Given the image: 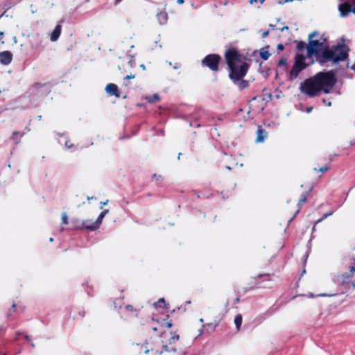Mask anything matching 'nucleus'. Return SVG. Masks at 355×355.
<instances>
[{
  "label": "nucleus",
  "instance_id": "603ef678",
  "mask_svg": "<svg viewBox=\"0 0 355 355\" xmlns=\"http://www.w3.org/2000/svg\"><path fill=\"white\" fill-rule=\"evenodd\" d=\"M257 98V96H254V97H253V98H252V101H254V100H256Z\"/></svg>",
  "mask_w": 355,
  "mask_h": 355
},
{
  "label": "nucleus",
  "instance_id": "6ab92c4d",
  "mask_svg": "<svg viewBox=\"0 0 355 355\" xmlns=\"http://www.w3.org/2000/svg\"><path fill=\"white\" fill-rule=\"evenodd\" d=\"M145 98L149 103L151 104L155 103L160 100V97L157 94H154L150 96H146Z\"/></svg>",
  "mask_w": 355,
  "mask_h": 355
},
{
  "label": "nucleus",
  "instance_id": "4be33fe9",
  "mask_svg": "<svg viewBox=\"0 0 355 355\" xmlns=\"http://www.w3.org/2000/svg\"><path fill=\"white\" fill-rule=\"evenodd\" d=\"M179 338H180V336L178 334H177L176 333H173L171 337L169 339V343L171 345L173 344L176 341H178L179 340Z\"/></svg>",
  "mask_w": 355,
  "mask_h": 355
},
{
  "label": "nucleus",
  "instance_id": "2eb2a0df",
  "mask_svg": "<svg viewBox=\"0 0 355 355\" xmlns=\"http://www.w3.org/2000/svg\"><path fill=\"white\" fill-rule=\"evenodd\" d=\"M25 135V132H19V131H13L12 136L10 137V139L13 141L15 144H18L20 142L21 138Z\"/></svg>",
  "mask_w": 355,
  "mask_h": 355
},
{
  "label": "nucleus",
  "instance_id": "a211bd4d",
  "mask_svg": "<svg viewBox=\"0 0 355 355\" xmlns=\"http://www.w3.org/2000/svg\"><path fill=\"white\" fill-rule=\"evenodd\" d=\"M295 43H296V47H295V51L296 52H300L303 51L304 50H306V47L308 44H306V42L303 41H295Z\"/></svg>",
  "mask_w": 355,
  "mask_h": 355
},
{
  "label": "nucleus",
  "instance_id": "58836bf2",
  "mask_svg": "<svg viewBox=\"0 0 355 355\" xmlns=\"http://www.w3.org/2000/svg\"><path fill=\"white\" fill-rule=\"evenodd\" d=\"M257 1H258L257 0H250V4H253V3H257Z\"/></svg>",
  "mask_w": 355,
  "mask_h": 355
},
{
  "label": "nucleus",
  "instance_id": "c756f323",
  "mask_svg": "<svg viewBox=\"0 0 355 355\" xmlns=\"http://www.w3.org/2000/svg\"><path fill=\"white\" fill-rule=\"evenodd\" d=\"M49 85V83H37L34 85V87L36 89H40L42 87H45V86H47Z\"/></svg>",
  "mask_w": 355,
  "mask_h": 355
},
{
  "label": "nucleus",
  "instance_id": "3c124183",
  "mask_svg": "<svg viewBox=\"0 0 355 355\" xmlns=\"http://www.w3.org/2000/svg\"><path fill=\"white\" fill-rule=\"evenodd\" d=\"M80 315H81L82 316H84L85 315V313L84 312L83 313L80 312Z\"/></svg>",
  "mask_w": 355,
  "mask_h": 355
},
{
  "label": "nucleus",
  "instance_id": "f8f14e48",
  "mask_svg": "<svg viewBox=\"0 0 355 355\" xmlns=\"http://www.w3.org/2000/svg\"><path fill=\"white\" fill-rule=\"evenodd\" d=\"M260 278H263V280H265V281H270L271 279L270 274H268V273L259 274V275H257V277H255L254 278V286H250L249 288V290H253V289H254L256 288L260 287L259 286V283L258 282V279H260Z\"/></svg>",
  "mask_w": 355,
  "mask_h": 355
},
{
  "label": "nucleus",
  "instance_id": "6e6d98bb",
  "mask_svg": "<svg viewBox=\"0 0 355 355\" xmlns=\"http://www.w3.org/2000/svg\"><path fill=\"white\" fill-rule=\"evenodd\" d=\"M180 157H181V153H179L178 159H180Z\"/></svg>",
  "mask_w": 355,
  "mask_h": 355
},
{
  "label": "nucleus",
  "instance_id": "bb28decb",
  "mask_svg": "<svg viewBox=\"0 0 355 355\" xmlns=\"http://www.w3.org/2000/svg\"><path fill=\"white\" fill-rule=\"evenodd\" d=\"M62 223L64 225H67L68 224V223H69L68 222V216H67L66 213H63L62 214Z\"/></svg>",
  "mask_w": 355,
  "mask_h": 355
},
{
  "label": "nucleus",
  "instance_id": "c9c22d12",
  "mask_svg": "<svg viewBox=\"0 0 355 355\" xmlns=\"http://www.w3.org/2000/svg\"><path fill=\"white\" fill-rule=\"evenodd\" d=\"M16 306H17V304L15 303L12 304V312H15L16 311Z\"/></svg>",
  "mask_w": 355,
  "mask_h": 355
},
{
  "label": "nucleus",
  "instance_id": "864d4df0",
  "mask_svg": "<svg viewBox=\"0 0 355 355\" xmlns=\"http://www.w3.org/2000/svg\"><path fill=\"white\" fill-rule=\"evenodd\" d=\"M153 178H157V175H156V174H154V175H153Z\"/></svg>",
  "mask_w": 355,
  "mask_h": 355
},
{
  "label": "nucleus",
  "instance_id": "c85d7f7f",
  "mask_svg": "<svg viewBox=\"0 0 355 355\" xmlns=\"http://www.w3.org/2000/svg\"><path fill=\"white\" fill-rule=\"evenodd\" d=\"M332 214H333L332 211L324 214L323 217H322L321 218L318 220V223L322 222L324 219H325L326 218H327L329 216H331Z\"/></svg>",
  "mask_w": 355,
  "mask_h": 355
},
{
  "label": "nucleus",
  "instance_id": "e2e57ef3",
  "mask_svg": "<svg viewBox=\"0 0 355 355\" xmlns=\"http://www.w3.org/2000/svg\"><path fill=\"white\" fill-rule=\"evenodd\" d=\"M31 346H32V347H34V346H35V345H34L33 343H31Z\"/></svg>",
  "mask_w": 355,
  "mask_h": 355
},
{
  "label": "nucleus",
  "instance_id": "f704fd0d",
  "mask_svg": "<svg viewBox=\"0 0 355 355\" xmlns=\"http://www.w3.org/2000/svg\"><path fill=\"white\" fill-rule=\"evenodd\" d=\"M206 325L212 327L213 329H215V328L216 327V324H214L212 323H209V324H207Z\"/></svg>",
  "mask_w": 355,
  "mask_h": 355
},
{
  "label": "nucleus",
  "instance_id": "79ce46f5",
  "mask_svg": "<svg viewBox=\"0 0 355 355\" xmlns=\"http://www.w3.org/2000/svg\"><path fill=\"white\" fill-rule=\"evenodd\" d=\"M351 69L355 71V62L354 63V64L352 66Z\"/></svg>",
  "mask_w": 355,
  "mask_h": 355
},
{
  "label": "nucleus",
  "instance_id": "473e14b6",
  "mask_svg": "<svg viewBox=\"0 0 355 355\" xmlns=\"http://www.w3.org/2000/svg\"><path fill=\"white\" fill-rule=\"evenodd\" d=\"M293 0H279V4H283L284 3H286V2H289V1H293Z\"/></svg>",
  "mask_w": 355,
  "mask_h": 355
},
{
  "label": "nucleus",
  "instance_id": "a18cd8bd",
  "mask_svg": "<svg viewBox=\"0 0 355 355\" xmlns=\"http://www.w3.org/2000/svg\"><path fill=\"white\" fill-rule=\"evenodd\" d=\"M311 110H312V107H308V108H307L306 111H307V112H311Z\"/></svg>",
  "mask_w": 355,
  "mask_h": 355
},
{
  "label": "nucleus",
  "instance_id": "cd10ccee",
  "mask_svg": "<svg viewBox=\"0 0 355 355\" xmlns=\"http://www.w3.org/2000/svg\"><path fill=\"white\" fill-rule=\"evenodd\" d=\"M135 78V75L134 74H130V75H128L126 76L125 78H124V85L128 86V83H126V80H130V79H133Z\"/></svg>",
  "mask_w": 355,
  "mask_h": 355
},
{
  "label": "nucleus",
  "instance_id": "5fc2aeb1",
  "mask_svg": "<svg viewBox=\"0 0 355 355\" xmlns=\"http://www.w3.org/2000/svg\"><path fill=\"white\" fill-rule=\"evenodd\" d=\"M49 241H50L51 242H52V241H53V238H50V239H49Z\"/></svg>",
  "mask_w": 355,
  "mask_h": 355
},
{
  "label": "nucleus",
  "instance_id": "de8ad7c7",
  "mask_svg": "<svg viewBox=\"0 0 355 355\" xmlns=\"http://www.w3.org/2000/svg\"><path fill=\"white\" fill-rule=\"evenodd\" d=\"M3 31H0V37H2L3 35Z\"/></svg>",
  "mask_w": 355,
  "mask_h": 355
},
{
  "label": "nucleus",
  "instance_id": "7ed1b4c3",
  "mask_svg": "<svg viewBox=\"0 0 355 355\" xmlns=\"http://www.w3.org/2000/svg\"><path fill=\"white\" fill-rule=\"evenodd\" d=\"M336 83V78L332 71L318 72L301 83L300 90L309 97L318 96L322 91L329 94Z\"/></svg>",
  "mask_w": 355,
  "mask_h": 355
},
{
  "label": "nucleus",
  "instance_id": "393cba45",
  "mask_svg": "<svg viewBox=\"0 0 355 355\" xmlns=\"http://www.w3.org/2000/svg\"><path fill=\"white\" fill-rule=\"evenodd\" d=\"M287 64V60L286 58H282L279 61H278V63H277V65L278 67H286Z\"/></svg>",
  "mask_w": 355,
  "mask_h": 355
},
{
  "label": "nucleus",
  "instance_id": "4c0bfd02",
  "mask_svg": "<svg viewBox=\"0 0 355 355\" xmlns=\"http://www.w3.org/2000/svg\"><path fill=\"white\" fill-rule=\"evenodd\" d=\"M234 303H238L240 302V298L239 297H236L234 299Z\"/></svg>",
  "mask_w": 355,
  "mask_h": 355
},
{
  "label": "nucleus",
  "instance_id": "49530a36",
  "mask_svg": "<svg viewBox=\"0 0 355 355\" xmlns=\"http://www.w3.org/2000/svg\"><path fill=\"white\" fill-rule=\"evenodd\" d=\"M152 329H153L154 331H157V327H152Z\"/></svg>",
  "mask_w": 355,
  "mask_h": 355
},
{
  "label": "nucleus",
  "instance_id": "8fccbe9b",
  "mask_svg": "<svg viewBox=\"0 0 355 355\" xmlns=\"http://www.w3.org/2000/svg\"><path fill=\"white\" fill-rule=\"evenodd\" d=\"M331 162H332V159H331V158H329V164H330Z\"/></svg>",
  "mask_w": 355,
  "mask_h": 355
},
{
  "label": "nucleus",
  "instance_id": "bf43d9fd",
  "mask_svg": "<svg viewBox=\"0 0 355 355\" xmlns=\"http://www.w3.org/2000/svg\"><path fill=\"white\" fill-rule=\"evenodd\" d=\"M87 199H88V200L93 199V197H91V198L88 197V198H87Z\"/></svg>",
  "mask_w": 355,
  "mask_h": 355
},
{
  "label": "nucleus",
  "instance_id": "09e8293b",
  "mask_svg": "<svg viewBox=\"0 0 355 355\" xmlns=\"http://www.w3.org/2000/svg\"><path fill=\"white\" fill-rule=\"evenodd\" d=\"M92 223H93V222H91V221L88 220V222H87V225H92Z\"/></svg>",
  "mask_w": 355,
  "mask_h": 355
},
{
  "label": "nucleus",
  "instance_id": "2f4dec72",
  "mask_svg": "<svg viewBox=\"0 0 355 355\" xmlns=\"http://www.w3.org/2000/svg\"><path fill=\"white\" fill-rule=\"evenodd\" d=\"M269 34V31H266L262 33V37L265 38Z\"/></svg>",
  "mask_w": 355,
  "mask_h": 355
},
{
  "label": "nucleus",
  "instance_id": "7c9ffc66",
  "mask_svg": "<svg viewBox=\"0 0 355 355\" xmlns=\"http://www.w3.org/2000/svg\"><path fill=\"white\" fill-rule=\"evenodd\" d=\"M164 325L167 328H171L173 326V324L171 322H166Z\"/></svg>",
  "mask_w": 355,
  "mask_h": 355
},
{
  "label": "nucleus",
  "instance_id": "e433bc0d",
  "mask_svg": "<svg viewBox=\"0 0 355 355\" xmlns=\"http://www.w3.org/2000/svg\"><path fill=\"white\" fill-rule=\"evenodd\" d=\"M184 0H177V3H178V4H180V5H181V4H183V3H184Z\"/></svg>",
  "mask_w": 355,
  "mask_h": 355
},
{
  "label": "nucleus",
  "instance_id": "5701e85b",
  "mask_svg": "<svg viewBox=\"0 0 355 355\" xmlns=\"http://www.w3.org/2000/svg\"><path fill=\"white\" fill-rule=\"evenodd\" d=\"M270 55V53L268 51L262 50L260 52V56L264 60H267L269 58Z\"/></svg>",
  "mask_w": 355,
  "mask_h": 355
},
{
  "label": "nucleus",
  "instance_id": "39448f33",
  "mask_svg": "<svg viewBox=\"0 0 355 355\" xmlns=\"http://www.w3.org/2000/svg\"><path fill=\"white\" fill-rule=\"evenodd\" d=\"M307 57L302 53H297L295 57L294 64L290 71L289 79L293 80L297 78L299 73L306 68L308 64L305 60Z\"/></svg>",
  "mask_w": 355,
  "mask_h": 355
},
{
  "label": "nucleus",
  "instance_id": "f03ea898",
  "mask_svg": "<svg viewBox=\"0 0 355 355\" xmlns=\"http://www.w3.org/2000/svg\"><path fill=\"white\" fill-rule=\"evenodd\" d=\"M224 58L227 65L230 80L237 83L241 90L247 88L249 83L243 78L246 76L250 64L246 62H242V55L239 51L234 47L229 48L224 54Z\"/></svg>",
  "mask_w": 355,
  "mask_h": 355
},
{
  "label": "nucleus",
  "instance_id": "37998d69",
  "mask_svg": "<svg viewBox=\"0 0 355 355\" xmlns=\"http://www.w3.org/2000/svg\"><path fill=\"white\" fill-rule=\"evenodd\" d=\"M11 315H12V313L11 312H8L7 313V317L8 318H10Z\"/></svg>",
  "mask_w": 355,
  "mask_h": 355
},
{
  "label": "nucleus",
  "instance_id": "1a4fd4ad",
  "mask_svg": "<svg viewBox=\"0 0 355 355\" xmlns=\"http://www.w3.org/2000/svg\"><path fill=\"white\" fill-rule=\"evenodd\" d=\"M105 91L110 96H114L116 98L120 97V91L119 87L114 83L107 84L105 87Z\"/></svg>",
  "mask_w": 355,
  "mask_h": 355
},
{
  "label": "nucleus",
  "instance_id": "4468645a",
  "mask_svg": "<svg viewBox=\"0 0 355 355\" xmlns=\"http://www.w3.org/2000/svg\"><path fill=\"white\" fill-rule=\"evenodd\" d=\"M62 31V26L60 24H57L51 33V40L52 42H55L59 38Z\"/></svg>",
  "mask_w": 355,
  "mask_h": 355
},
{
  "label": "nucleus",
  "instance_id": "aec40b11",
  "mask_svg": "<svg viewBox=\"0 0 355 355\" xmlns=\"http://www.w3.org/2000/svg\"><path fill=\"white\" fill-rule=\"evenodd\" d=\"M243 321V317L241 314H237L234 318V324L236 325V328L237 331L241 329V326Z\"/></svg>",
  "mask_w": 355,
  "mask_h": 355
},
{
  "label": "nucleus",
  "instance_id": "ea45409f",
  "mask_svg": "<svg viewBox=\"0 0 355 355\" xmlns=\"http://www.w3.org/2000/svg\"><path fill=\"white\" fill-rule=\"evenodd\" d=\"M122 0H115L114 4L117 5L119 4Z\"/></svg>",
  "mask_w": 355,
  "mask_h": 355
},
{
  "label": "nucleus",
  "instance_id": "0eeeda50",
  "mask_svg": "<svg viewBox=\"0 0 355 355\" xmlns=\"http://www.w3.org/2000/svg\"><path fill=\"white\" fill-rule=\"evenodd\" d=\"M341 1L342 2L338 6V10L340 15L342 17L348 16L351 12L355 14V6H353L347 2H345L344 1Z\"/></svg>",
  "mask_w": 355,
  "mask_h": 355
},
{
  "label": "nucleus",
  "instance_id": "4d7b16f0",
  "mask_svg": "<svg viewBox=\"0 0 355 355\" xmlns=\"http://www.w3.org/2000/svg\"><path fill=\"white\" fill-rule=\"evenodd\" d=\"M180 157H181V153H179L178 159H180Z\"/></svg>",
  "mask_w": 355,
  "mask_h": 355
},
{
  "label": "nucleus",
  "instance_id": "9d476101",
  "mask_svg": "<svg viewBox=\"0 0 355 355\" xmlns=\"http://www.w3.org/2000/svg\"><path fill=\"white\" fill-rule=\"evenodd\" d=\"M12 60V54L10 51L0 52V62L4 65L9 64Z\"/></svg>",
  "mask_w": 355,
  "mask_h": 355
},
{
  "label": "nucleus",
  "instance_id": "a878e982",
  "mask_svg": "<svg viewBox=\"0 0 355 355\" xmlns=\"http://www.w3.org/2000/svg\"><path fill=\"white\" fill-rule=\"evenodd\" d=\"M166 301L164 298L159 299L157 302L156 303V305L159 307H165L166 306Z\"/></svg>",
  "mask_w": 355,
  "mask_h": 355
},
{
  "label": "nucleus",
  "instance_id": "6e6552de",
  "mask_svg": "<svg viewBox=\"0 0 355 355\" xmlns=\"http://www.w3.org/2000/svg\"><path fill=\"white\" fill-rule=\"evenodd\" d=\"M108 212V209H105L103 211H102L98 216L97 220L94 223H92V225H89V226H87V230L94 231L97 230L101 225L103 218Z\"/></svg>",
  "mask_w": 355,
  "mask_h": 355
},
{
  "label": "nucleus",
  "instance_id": "20e7f679",
  "mask_svg": "<svg viewBox=\"0 0 355 355\" xmlns=\"http://www.w3.org/2000/svg\"><path fill=\"white\" fill-rule=\"evenodd\" d=\"M354 263L349 266V272L343 273L338 276V283L346 289L355 288V281L352 277L355 275V259H353Z\"/></svg>",
  "mask_w": 355,
  "mask_h": 355
},
{
  "label": "nucleus",
  "instance_id": "ddd939ff",
  "mask_svg": "<svg viewBox=\"0 0 355 355\" xmlns=\"http://www.w3.org/2000/svg\"><path fill=\"white\" fill-rule=\"evenodd\" d=\"M268 132L267 131L262 128V126H259L257 131V142H263L264 139L267 137Z\"/></svg>",
  "mask_w": 355,
  "mask_h": 355
},
{
  "label": "nucleus",
  "instance_id": "a19ab883",
  "mask_svg": "<svg viewBox=\"0 0 355 355\" xmlns=\"http://www.w3.org/2000/svg\"><path fill=\"white\" fill-rule=\"evenodd\" d=\"M25 339H26V340H27V341H29V340H30L29 336H28V335H26V336H25Z\"/></svg>",
  "mask_w": 355,
  "mask_h": 355
},
{
  "label": "nucleus",
  "instance_id": "9b49d317",
  "mask_svg": "<svg viewBox=\"0 0 355 355\" xmlns=\"http://www.w3.org/2000/svg\"><path fill=\"white\" fill-rule=\"evenodd\" d=\"M87 222L88 220L85 221L78 218H73L71 220V225L76 230H87V226H89V225L87 224Z\"/></svg>",
  "mask_w": 355,
  "mask_h": 355
},
{
  "label": "nucleus",
  "instance_id": "412c9836",
  "mask_svg": "<svg viewBox=\"0 0 355 355\" xmlns=\"http://www.w3.org/2000/svg\"><path fill=\"white\" fill-rule=\"evenodd\" d=\"M125 311L130 312L132 315L137 316V310L131 304H128L125 306Z\"/></svg>",
  "mask_w": 355,
  "mask_h": 355
},
{
  "label": "nucleus",
  "instance_id": "052dcab7",
  "mask_svg": "<svg viewBox=\"0 0 355 355\" xmlns=\"http://www.w3.org/2000/svg\"><path fill=\"white\" fill-rule=\"evenodd\" d=\"M248 289L246 288H245V291H245V292H247V291H248Z\"/></svg>",
  "mask_w": 355,
  "mask_h": 355
},
{
  "label": "nucleus",
  "instance_id": "423d86ee",
  "mask_svg": "<svg viewBox=\"0 0 355 355\" xmlns=\"http://www.w3.org/2000/svg\"><path fill=\"white\" fill-rule=\"evenodd\" d=\"M222 60L220 55L211 53L207 55L201 61L202 66L208 68L212 72H217L219 70V65Z\"/></svg>",
  "mask_w": 355,
  "mask_h": 355
},
{
  "label": "nucleus",
  "instance_id": "13d9d810",
  "mask_svg": "<svg viewBox=\"0 0 355 355\" xmlns=\"http://www.w3.org/2000/svg\"><path fill=\"white\" fill-rule=\"evenodd\" d=\"M87 199H88V200L93 199V197H91V198L88 197V198H87Z\"/></svg>",
  "mask_w": 355,
  "mask_h": 355
},
{
  "label": "nucleus",
  "instance_id": "f3484780",
  "mask_svg": "<svg viewBox=\"0 0 355 355\" xmlns=\"http://www.w3.org/2000/svg\"><path fill=\"white\" fill-rule=\"evenodd\" d=\"M306 200H307V195H306V193H304L302 195L300 199L299 200V202L297 203L298 207H297V210L295 211L293 217L291 218V220H292L297 215V214L300 211V210L301 209L302 205L304 204V202H306Z\"/></svg>",
  "mask_w": 355,
  "mask_h": 355
},
{
  "label": "nucleus",
  "instance_id": "72a5a7b5",
  "mask_svg": "<svg viewBox=\"0 0 355 355\" xmlns=\"http://www.w3.org/2000/svg\"><path fill=\"white\" fill-rule=\"evenodd\" d=\"M277 49H278L279 50L283 51V50L284 49V45H283V44H278V45H277Z\"/></svg>",
  "mask_w": 355,
  "mask_h": 355
},
{
  "label": "nucleus",
  "instance_id": "c03bdc74",
  "mask_svg": "<svg viewBox=\"0 0 355 355\" xmlns=\"http://www.w3.org/2000/svg\"><path fill=\"white\" fill-rule=\"evenodd\" d=\"M107 202H108V200H106L105 202H101V204H102L103 205H107Z\"/></svg>",
  "mask_w": 355,
  "mask_h": 355
},
{
  "label": "nucleus",
  "instance_id": "680f3d73",
  "mask_svg": "<svg viewBox=\"0 0 355 355\" xmlns=\"http://www.w3.org/2000/svg\"><path fill=\"white\" fill-rule=\"evenodd\" d=\"M271 97H272V95L270 94H269V98H271Z\"/></svg>",
  "mask_w": 355,
  "mask_h": 355
},
{
  "label": "nucleus",
  "instance_id": "dca6fc26",
  "mask_svg": "<svg viewBox=\"0 0 355 355\" xmlns=\"http://www.w3.org/2000/svg\"><path fill=\"white\" fill-rule=\"evenodd\" d=\"M157 19L161 25L165 24L168 21V14L166 11L161 10L157 14Z\"/></svg>",
  "mask_w": 355,
  "mask_h": 355
},
{
  "label": "nucleus",
  "instance_id": "f257e3e1",
  "mask_svg": "<svg viewBox=\"0 0 355 355\" xmlns=\"http://www.w3.org/2000/svg\"><path fill=\"white\" fill-rule=\"evenodd\" d=\"M317 31H313L309 35V44L306 47V57L308 58H316L320 63H325L329 61L334 63H338L344 61L348 58L349 48L345 44H338L332 49L324 48L320 53L326 38L321 37L322 41L313 40V37L318 36Z\"/></svg>",
  "mask_w": 355,
  "mask_h": 355
},
{
  "label": "nucleus",
  "instance_id": "b1692460",
  "mask_svg": "<svg viewBox=\"0 0 355 355\" xmlns=\"http://www.w3.org/2000/svg\"><path fill=\"white\" fill-rule=\"evenodd\" d=\"M330 168V167L327 164L324 166H322L319 168H314V171H319V172H321L322 173H325L326 171H329Z\"/></svg>",
  "mask_w": 355,
  "mask_h": 355
}]
</instances>
